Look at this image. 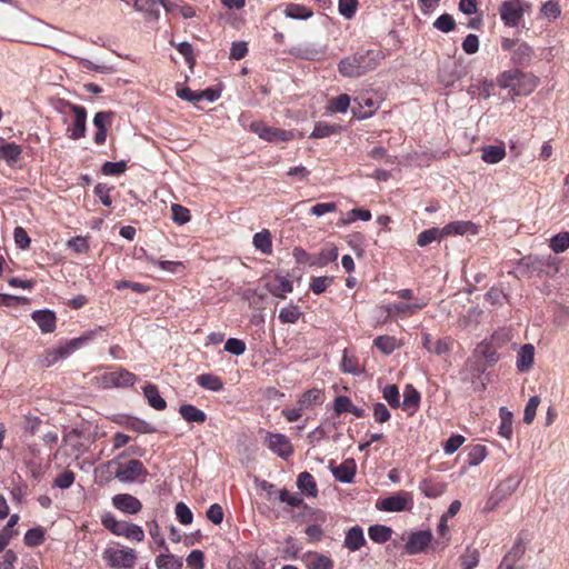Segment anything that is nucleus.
<instances>
[{"label": "nucleus", "instance_id": "680f3d73", "mask_svg": "<svg viewBox=\"0 0 569 569\" xmlns=\"http://www.w3.org/2000/svg\"><path fill=\"white\" fill-rule=\"evenodd\" d=\"M465 440V437L461 435L451 436L443 445L445 452L452 455L463 445Z\"/></svg>", "mask_w": 569, "mask_h": 569}, {"label": "nucleus", "instance_id": "412c9836", "mask_svg": "<svg viewBox=\"0 0 569 569\" xmlns=\"http://www.w3.org/2000/svg\"><path fill=\"white\" fill-rule=\"evenodd\" d=\"M535 348L532 345H523L517 355V368L523 372L530 369L533 363Z\"/></svg>", "mask_w": 569, "mask_h": 569}, {"label": "nucleus", "instance_id": "5701e85b", "mask_svg": "<svg viewBox=\"0 0 569 569\" xmlns=\"http://www.w3.org/2000/svg\"><path fill=\"white\" fill-rule=\"evenodd\" d=\"M355 101L358 103L359 110L352 107V112L356 117L360 119L369 118L377 109L376 102L373 101V99L369 97L361 96L357 98Z\"/></svg>", "mask_w": 569, "mask_h": 569}, {"label": "nucleus", "instance_id": "4d7b16f0", "mask_svg": "<svg viewBox=\"0 0 569 569\" xmlns=\"http://www.w3.org/2000/svg\"><path fill=\"white\" fill-rule=\"evenodd\" d=\"M114 117L113 111H99L93 117V124L97 129H107Z\"/></svg>", "mask_w": 569, "mask_h": 569}, {"label": "nucleus", "instance_id": "338daca9", "mask_svg": "<svg viewBox=\"0 0 569 569\" xmlns=\"http://www.w3.org/2000/svg\"><path fill=\"white\" fill-rule=\"evenodd\" d=\"M74 481V473L71 470H64L62 473H60L56 480L54 485L61 489L69 488Z\"/></svg>", "mask_w": 569, "mask_h": 569}, {"label": "nucleus", "instance_id": "2eb2a0df", "mask_svg": "<svg viewBox=\"0 0 569 569\" xmlns=\"http://www.w3.org/2000/svg\"><path fill=\"white\" fill-rule=\"evenodd\" d=\"M31 317L43 333H50L56 329V315L53 311L48 309L37 310Z\"/></svg>", "mask_w": 569, "mask_h": 569}, {"label": "nucleus", "instance_id": "0eeeda50", "mask_svg": "<svg viewBox=\"0 0 569 569\" xmlns=\"http://www.w3.org/2000/svg\"><path fill=\"white\" fill-rule=\"evenodd\" d=\"M60 103L63 107L69 108L74 113L73 126L68 129L69 138L72 140L83 138L86 134L87 110L81 106L73 104L66 100H60Z\"/></svg>", "mask_w": 569, "mask_h": 569}, {"label": "nucleus", "instance_id": "c756f323", "mask_svg": "<svg viewBox=\"0 0 569 569\" xmlns=\"http://www.w3.org/2000/svg\"><path fill=\"white\" fill-rule=\"evenodd\" d=\"M341 131V127L338 124H330L327 122H317L310 138L321 139L331 134H337Z\"/></svg>", "mask_w": 569, "mask_h": 569}, {"label": "nucleus", "instance_id": "6ab92c4d", "mask_svg": "<svg viewBox=\"0 0 569 569\" xmlns=\"http://www.w3.org/2000/svg\"><path fill=\"white\" fill-rule=\"evenodd\" d=\"M333 409L337 415H341L343 412H350L358 418H362L365 416V410L353 406L350 398L347 396H338L335 399Z\"/></svg>", "mask_w": 569, "mask_h": 569}, {"label": "nucleus", "instance_id": "473e14b6", "mask_svg": "<svg viewBox=\"0 0 569 569\" xmlns=\"http://www.w3.org/2000/svg\"><path fill=\"white\" fill-rule=\"evenodd\" d=\"M419 400H420L419 392L416 389H413L411 386H407L405 393H403V401H402L403 409L408 410L410 413H412L417 409V407L419 405Z\"/></svg>", "mask_w": 569, "mask_h": 569}, {"label": "nucleus", "instance_id": "79ce46f5", "mask_svg": "<svg viewBox=\"0 0 569 569\" xmlns=\"http://www.w3.org/2000/svg\"><path fill=\"white\" fill-rule=\"evenodd\" d=\"M487 456V448L482 445L473 446L468 452V465L478 466Z\"/></svg>", "mask_w": 569, "mask_h": 569}, {"label": "nucleus", "instance_id": "f8f14e48", "mask_svg": "<svg viewBox=\"0 0 569 569\" xmlns=\"http://www.w3.org/2000/svg\"><path fill=\"white\" fill-rule=\"evenodd\" d=\"M264 287L272 296L281 299L286 298V295L293 290L292 283L281 274H276L272 279H268Z\"/></svg>", "mask_w": 569, "mask_h": 569}, {"label": "nucleus", "instance_id": "13d9d810", "mask_svg": "<svg viewBox=\"0 0 569 569\" xmlns=\"http://www.w3.org/2000/svg\"><path fill=\"white\" fill-rule=\"evenodd\" d=\"M224 350L231 355L240 356L246 351V343L236 338H229L224 343Z\"/></svg>", "mask_w": 569, "mask_h": 569}, {"label": "nucleus", "instance_id": "09e8293b", "mask_svg": "<svg viewBox=\"0 0 569 569\" xmlns=\"http://www.w3.org/2000/svg\"><path fill=\"white\" fill-rule=\"evenodd\" d=\"M433 27L442 32L448 33L456 28V22L451 14L443 13L433 22Z\"/></svg>", "mask_w": 569, "mask_h": 569}, {"label": "nucleus", "instance_id": "4be33fe9", "mask_svg": "<svg viewBox=\"0 0 569 569\" xmlns=\"http://www.w3.org/2000/svg\"><path fill=\"white\" fill-rule=\"evenodd\" d=\"M297 487L302 491L306 492L307 496L316 498L318 496V487L315 481V478L311 473L308 471H303L299 473L297 479Z\"/></svg>", "mask_w": 569, "mask_h": 569}, {"label": "nucleus", "instance_id": "dca6fc26", "mask_svg": "<svg viewBox=\"0 0 569 569\" xmlns=\"http://www.w3.org/2000/svg\"><path fill=\"white\" fill-rule=\"evenodd\" d=\"M366 543L362 528L355 526L347 531L343 546L350 551L359 550Z\"/></svg>", "mask_w": 569, "mask_h": 569}, {"label": "nucleus", "instance_id": "6e6d98bb", "mask_svg": "<svg viewBox=\"0 0 569 569\" xmlns=\"http://www.w3.org/2000/svg\"><path fill=\"white\" fill-rule=\"evenodd\" d=\"M477 352L486 359L489 366L493 365L499 359L497 351L488 343H480L477 348Z\"/></svg>", "mask_w": 569, "mask_h": 569}, {"label": "nucleus", "instance_id": "69168bd1", "mask_svg": "<svg viewBox=\"0 0 569 569\" xmlns=\"http://www.w3.org/2000/svg\"><path fill=\"white\" fill-rule=\"evenodd\" d=\"M14 242L20 249H27L30 246V238L22 227H16L13 231Z\"/></svg>", "mask_w": 569, "mask_h": 569}, {"label": "nucleus", "instance_id": "4468645a", "mask_svg": "<svg viewBox=\"0 0 569 569\" xmlns=\"http://www.w3.org/2000/svg\"><path fill=\"white\" fill-rule=\"evenodd\" d=\"M447 521L448 519L441 516L440 522L437 528L439 538L436 539L435 541H432L431 531L429 530V549H431L432 551H442L450 540Z\"/></svg>", "mask_w": 569, "mask_h": 569}, {"label": "nucleus", "instance_id": "052dcab7", "mask_svg": "<svg viewBox=\"0 0 569 569\" xmlns=\"http://www.w3.org/2000/svg\"><path fill=\"white\" fill-rule=\"evenodd\" d=\"M176 516L182 525H190L192 522V512L183 502L176 505Z\"/></svg>", "mask_w": 569, "mask_h": 569}, {"label": "nucleus", "instance_id": "a211bd4d", "mask_svg": "<svg viewBox=\"0 0 569 569\" xmlns=\"http://www.w3.org/2000/svg\"><path fill=\"white\" fill-rule=\"evenodd\" d=\"M407 499L402 495H395L377 502V508L383 511H402L406 509Z\"/></svg>", "mask_w": 569, "mask_h": 569}, {"label": "nucleus", "instance_id": "1a4fd4ad", "mask_svg": "<svg viewBox=\"0 0 569 569\" xmlns=\"http://www.w3.org/2000/svg\"><path fill=\"white\" fill-rule=\"evenodd\" d=\"M266 445L282 459H287L293 453V447L283 433L267 432Z\"/></svg>", "mask_w": 569, "mask_h": 569}, {"label": "nucleus", "instance_id": "7ed1b4c3", "mask_svg": "<svg viewBox=\"0 0 569 569\" xmlns=\"http://www.w3.org/2000/svg\"><path fill=\"white\" fill-rule=\"evenodd\" d=\"M101 522L104 528L116 536H123L138 542L142 541L144 538V532L140 526L117 520L111 513L104 515Z\"/></svg>", "mask_w": 569, "mask_h": 569}, {"label": "nucleus", "instance_id": "f704fd0d", "mask_svg": "<svg viewBox=\"0 0 569 569\" xmlns=\"http://www.w3.org/2000/svg\"><path fill=\"white\" fill-rule=\"evenodd\" d=\"M21 154L20 146L11 142L0 146V159L6 160L8 163L16 162Z\"/></svg>", "mask_w": 569, "mask_h": 569}, {"label": "nucleus", "instance_id": "864d4df0", "mask_svg": "<svg viewBox=\"0 0 569 569\" xmlns=\"http://www.w3.org/2000/svg\"><path fill=\"white\" fill-rule=\"evenodd\" d=\"M172 219L179 224L187 223L190 220V212L187 208L173 203L171 206Z\"/></svg>", "mask_w": 569, "mask_h": 569}, {"label": "nucleus", "instance_id": "7c9ffc66", "mask_svg": "<svg viewBox=\"0 0 569 569\" xmlns=\"http://www.w3.org/2000/svg\"><path fill=\"white\" fill-rule=\"evenodd\" d=\"M197 382L202 388H204L207 390H211V391H219L223 388V383H222L221 379L218 376L212 375V373H202V375L198 376Z\"/></svg>", "mask_w": 569, "mask_h": 569}, {"label": "nucleus", "instance_id": "de8ad7c7", "mask_svg": "<svg viewBox=\"0 0 569 569\" xmlns=\"http://www.w3.org/2000/svg\"><path fill=\"white\" fill-rule=\"evenodd\" d=\"M127 162L121 160L118 162L107 161L101 167V172L106 176H118L126 171Z\"/></svg>", "mask_w": 569, "mask_h": 569}, {"label": "nucleus", "instance_id": "f257e3e1", "mask_svg": "<svg viewBox=\"0 0 569 569\" xmlns=\"http://www.w3.org/2000/svg\"><path fill=\"white\" fill-rule=\"evenodd\" d=\"M377 57L378 53L371 50L353 53L339 61L338 70L346 78L361 77L376 68Z\"/></svg>", "mask_w": 569, "mask_h": 569}, {"label": "nucleus", "instance_id": "9b49d317", "mask_svg": "<svg viewBox=\"0 0 569 569\" xmlns=\"http://www.w3.org/2000/svg\"><path fill=\"white\" fill-rule=\"evenodd\" d=\"M112 505L118 510L128 513L136 515L142 509L140 500L129 493H119L112 498Z\"/></svg>", "mask_w": 569, "mask_h": 569}, {"label": "nucleus", "instance_id": "a18cd8bd", "mask_svg": "<svg viewBox=\"0 0 569 569\" xmlns=\"http://www.w3.org/2000/svg\"><path fill=\"white\" fill-rule=\"evenodd\" d=\"M540 403V398L538 396H532L529 398L523 412V422L530 425L537 412V408Z\"/></svg>", "mask_w": 569, "mask_h": 569}, {"label": "nucleus", "instance_id": "c03bdc74", "mask_svg": "<svg viewBox=\"0 0 569 569\" xmlns=\"http://www.w3.org/2000/svg\"><path fill=\"white\" fill-rule=\"evenodd\" d=\"M479 557L477 549H467L466 553L460 557L462 569H475L479 563Z\"/></svg>", "mask_w": 569, "mask_h": 569}, {"label": "nucleus", "instance_id": "6e6552de", "mask_svg": "<svg viewBox=\"0 0 569 569\" xmlns=\"http://www.w3.org/2000/svg\"><path fill=\"white\" fill-rule=\"evenodd\" d=\"M136 380H137V377L126 369H119L116 371L106 372L99 378L100 385L103 388L129 387V386H133Z\"/></svg>", "mask_w": 569, "mask_h": 569}, {"label": "nucleus", "instance_id": "ea45409f", "mask_svg": "<svg viewBox=\"0 0 569 569\" xmlns=\"http://www.w3.org/2000/svg\"><path fill=\"white\" fill-rule=\"evenodd\" d=\"M293 139V133L291 131L268 127V132L266 133V141L277 142V141H289Z\"/></svg>", "mask_w": 569, "mask_h": 569}, {"label": "nucleus", "instance_id": "20e7f679", "mask_svg": "<svg viewBox=\"0 0 569 569\" xmlns=\"http://www.w3.org/2000/svg\"><path fill=\"white\" fill-rule=\"evenodd\" d=\"M96 330L83 333L81 337L70 340L64 346H60L47 352L43 358V365L50 367L58 360L63 359L71 355L74 350L80 348L86 341H89L94 336Z\"/></svg>", "mask_w": 569, "mask_h": 569}, {"label": "nucleus", "instance_id": "49530a36", "mask_svg": "<svg viewBox=\"0 0 569 569\" xmlns=\"http://www.w3.org/2000/svg\"><path fill=\"white\" fill-rule=\"evenodd\" d=\"M44 532L41 528H31L24 535V543L29 547H36L43 542Z\"/></svg>", "mask_w": 569, "mask_h": 569}, {"label": "nucleus", "instance_id": "8fccbe9b", "mask_svg": "<svg viewBox=\"0 0 569 569\" xmlns=\"http://www.w3.org/2000/svg\"><path fill=\"white\" fill-rule=\"evenodd\" d=\"M540 12L549 19H557L561 14V8L558 1L549 0L541 6Z\"/></svg>", "mask_w": 569, "mask_h": 569}, {"label": "nucleus", "instance_id": "0e129e2a", "mask_svg": "<svg viewBox=\"0 0 569 569\" xmlns=\"http://www.w3.org/2000/svg\"><path fill=\"white\" fill-rule=\"evenodd\" d=\"M279 501L288 503L290 507H299L302 503V498L299 495H291L287 489L278 491Z\"/></svg>", "mask_w": 569, "mask_h": 569}, {"label": "nucleus", "instance_id": "f03ea898", "mask_svg": "<svg viewBox=\"0 0 569 569\" xmlns=\"http://www.w3.org/2000/svg\"><path fill=\"white\" fill-rule=\"evenodd\" d=\"M538 80L535 77L526 76L518 69L505 71L498 78V86L503 89H511L515 96H526L535 90Z\"/></svg>", "mask_w": 569, "mask_h": 569}, {"label": "nucleus", "instance_id": "ddd939ff", "mask_svg": "<svg viewBox=\"0 0 569 569\" xmlns=\"http://www.w3.org/2000/svg\"><path fill=\"white\" fill-rule=\"evenodd\" d=\"M333 477L343 483H351L356 476L357 465L352 458L346 459L340 466L331 467Z\"/></svg>", "mask_w": 569, "mask_h": 569}, {"label": "nucleus", "instance_id": "c85d7f7f", "mask_svg": "<svg viewBox=\"0 0 569 569\" xmlns=\"http://www.w3.org/2000/svg\"><path fill=\"white\" fill-rule=\"evenodd\" d=\"M499 416L501 419L499 435L506 439H510L512 436V413L506 407H501Z\"/></svg>", "mask_w": 569, "mask_h": 569}, {"label": "nucleus", "instance_id": "cd10ccee", "mask_svg": "<svg viewBox=\"0 0 569 569\" xmlns=\"http://www.w3.org/2000/svg\"><path fill=\"white\" fill-rule=\"evenodd\" d=\"M391 533L392 529L382 525H373L368 529L369 538L377 543L388 541L391 538Z\"/></svg>", "mask_w": 569, "mask_h": 569}, {"label": "nucleus", "instance_id": "4c0bfd02", "mask_svg": "<svg viewBox=\"0 0 569 569\" xmlns=\"http://www.w3.org/2000/svg\"><path fill=\"white\" fill-rule=\"evenodd\" d=\"M284 13L288 18L292 19H308L312 16V11L306 6L296 3L288 4Z\"/></svg>", "mask_w": 569, "mask_h": 569}, {"label": "nucleus", "instance_id": "5fc2aeb1", "mask_svg": "<svg viewBox=\"0 0 569 569\" xmlns=\"http://www.w3.org/2000/svg\"><path fill=\"white\" fill-rule=\"evenodd\" d=\"M333 278L327 276L313 278L310 283V290L316 295H320L323 291H326V289L331 284Z\"/></svg>", "mask_w": 569, "mask_h": 569}, {"label": "nucleus", "instance_id": "423d86ee", "mask_svg": "<svg viewBox=\"0 0 569 569\" xmlns=\"http://www.w3.org/2000/svg\"><path fill=\"white\" fill-rule=\"evenodd\" d=\"M148 476V470L140 460L131 459L126 463H119L114 477L120 482H134Z\"/></svg>", "mask_w": 569, "mask_h": 569}, {"label": "nucleus", "instance_id": "37998d69", "mask_svg": "<svg viewBox=\"0 0 569 569\" xmlns=\"http://www.w3.org/2000/svg\"><path fill=\"white\" fill-rule=\"evenodd\" d=\"M383 398L392 408L401 406L400 395L396 385H387L382 390Z\"/></svg>", "mask_w": 569, "mask_h": 569}, {"label": "nucleus", "instance_id": "c9c22d12", "mask_svg": "<svg viewBox=\"0 0 569 569\" xmlns=\"http://www.w3.org/2000/svg\"><path fill=\"white\" fill-rule=\"evenodd\" d=\"M158 569H180L182 567V559L173 555H160L156 559Z\"/></svg>", "mask_w": 569, "mask_h": 569}, {"label": "nucleus", "instance_id": "72a5a7b5", "mask_svg": "<svg viewBox=\"0 0 569 569\" xmlns=\"http://www.w3.org/2000/svg\"><path fill=\"white\" fill-rule=\"evenodd\" d=\"M532 49L525 42H519L513 49L512 60L518 64H526L530 61Z\"/></svg>", "mask_w": 569, "mask_h": 569}, {"label": "nucleus", "instance_id": "e433bc0d", "mask_svg": "<svg viewBox=\"0 0 569 569\" xmlns=\"http://www.w3.org/2000/svg\"><path fill=\"white\" fill-rule=\"evenodd\" d=\"M322 401V395L319 389H310L307 390L301 398L299 399L298 403L301 408L307 409L311 407L312 405L321 403Z\"/></svg>", "mask_w": 569, "mask_h": 569}, {"label": "nucleus", "instance_id": "9d476101", "mask_svg": "<svg viewBox=\"0 0 569 569\" xmlns=\"http://www.w3.org/2000/svg\"><path fill=\"white\" fill-rule=\"evenodd\" d=\"M499 12L502 21L509 27L517 26L523 16V10L519 0L505 1L500 7Z\"/></svg>", "mask_w": 569, "mask_h": 569}, {"label": "nucleus", "instance_id": "603ef678", "mask_svg": "<svg viewBox=\"0 0 569 569\" xmlns=\"http://www.w3.org/2000/svg\"><path fill=\"white\" fill-rule=\"evenodd\" d=\"M358 0H339L338 10L339 13L346 19H351L357 10Z\"/></svg>", "mask_w": 569, "mask_h": 569}, {"label": "nucleus", "instance_id": "774afa93", "mask_svg": "<svg viewBox=\"0 0 569 569\" xmlns=\"http://www.w3.org/2000/svg\"><path fill=\"white\" fill-rule=\"evenodd\" d=\"M187 563L192 569H202L203 563V552L201 550H192L187 557Z\"/></svg>", "mask_w": 569, "mask_h": 569}, {"label": "nucleus", "instance_id": "a19ab883", "mask_svg": "<svg viewBox=\"0 0 569 569\" xmlns=\"http://www.w3.org/2000/svg\"><path fill=\"white\" fill-rule=\"evenodd\" d=\"M550 248L553 252L560 253L569 248V232H560L550 240Z\"/></svg>", "mask_w": 569, "mask_h": 569}, {"label": "nucleus", "instance_id": "2f4dec72", "mask_svg": "<svg viewBox=\"0 0 569 569\" xmlns=\"http://www.w3.org/2000/svg\"><path fill=\"white\" fill-rule=\"evenodd\" d=\"M307 568L308 569H332L333 568V561L321 553H311L307 560Z\"/></svg>", "mask_w": 569, "mask_h": 569}, {"label": "nucleus", "instance_id": "b1692460", "mask_svg": "<svg viewBox=\"0 0 569 569\" xmlns=\"http://www.w3.org/2000/svg\"><path fill=\"white\" fill-rule=\"evenodd\" d=\"M144 397L148 400L149 406L156 410H164L167 407L166 400L160 396L158 387L154 385H148L143 389Z\"/></svg>", "mask_w": 569, "mask_h": 569}, {"label": "nucleus", "instance_id": "393cba45", "mask_svg": "<svg viewBox=\"0 0 569 569\" xmlns=\"http://www.w3.org/2000/svg\"><path fill=\"white\" fill-rule=\"evenodd\" d=\"M179 413L188 422L203 423L207 419L206 413L193 405L180 406Z\"/></svg>", "mask_w": 569, "mask_h": 569}, {"label": "nucleus", "instance_id": "bb28decb", "mask_svg": "<svg viewBox=\"0 0 569 569\" xmlns=\"http://www.w3.org/2000/svg\"><path fill=\"white\" fill-rule=\"evenodd\" d=\"M506 156L505 147L502 146H488L482 149V160L487 163H498Z\"/></svg>", "mask_w": 569, "mask_h": 569}, {"label": "nucleus", "instance_id": "3c124183", "mask_svg": "<svg viewBox=\"0 0 569 569\" xmlns=\"http://www.w3.org/2000/svg\"><path fill=\"white\" fill-rule=\"evenodd\" d=\"M375 346L383 353L389 355L396 348V339L388 336H379L373 341Z\"/></svg>", "mask_w": 569, "mask_h": 569}, {"label": "nucleus", "instance_id": "58836bf2", "mask_svg": "<svg viewBox=\"0 0 569 569\" xmlns=\"http://www.w3.org/2000/svg\"><path fill=\"white\" fill-rule=\"evenodd\" d=\"M301 311L299 310L298 306L290 305L288 307H284L279 312V320L282 323H295L299 320L301 317Z\"/></svg>", "mask_w": 569, "mask_h": 569}, {"label": "nucleus", "instance_id": "bf43d9fd", "mask_svg": "<svg viewBox=\"0 0 569 569\" xmlns=\"http://www.w3.org/2000/svg\"><path fill=\"white\" fill-rule=\"evenodd\" d=\"M350 104V98L348 94L342 93L330 102V110L333 112H346Z\"/></svg>", "mask_w": 569, "mask_h": 569}, {"label": "nucleus", "instance_id": "a878e982", "mask_svg": "<svg viewBox=\"0 0 569 569\" xmlns=\"http://www.w3.org/2000/svg\"><path fill=\"white\" fill-rule=\"evenodd\" d=\"M253 246L264 254H270L272 251V240L269 230L263 229L253 236Z\"/></svg>", "mask_w": 569, "mask_h": 569}, {"label": "nucleus", "instance_id": "39448f33", "mask_svg": "<svg viewBox=\"0 0 569 569\" xmlns=\"http://www.w3.org/2000/svg\"><path fill=\"white\" fill-rule=\"evenodd\" d=\"M103 560L112 568L116 569H132L137 553L133 549H114L108 548L103 551Z\"/></svg>", "mask_w": 569, "mask_h": 569}, {"label": "nucleus", "instance_id": "aec40b11", "mask_svg": "<svg viewBox=\"0 0 569 569\" xmlns=\"http://www.w3.org/2000/svg\"><path fill=\"white\" fill-rule=\"evenodd\" d=\"M442 232L445 234H476L478 232V229L476 224L472 223L471 221H455L445 226L442 228Z\"/></svg>", "mask_w": 569, "mask_h": 569}, {"label": "nucleus", "instance_id": "e2e57ef3", "mask_svg": "<svg viewBox=\"0 0 569 569\" xmlns=\"http://www.w3.org/2000/svg\"><path fill=\"white\" fill-rule=\"evenodd\" d=\"M341 368L345 372L352 375H359L361 372V370L358 367L357 359L355 357L348 356L346 350L341 361Z\"/></svg>", "mask_w": 569, "mask_h": 569}, {"label": "nucleus", "instance_id": "f3484780", "mask_svg": "<svg viewBox=\"0 0 569 569\" xmlns=\"http://www.w3.org/2000/svg\"><path fill=\"white\" fill-rule=\"evenodd\" d=\"M427 548V531H418L410 535L405 550L408 555H416Z\"/></svg>", "mask_w": 569, "mask_h": 569}]
</instances>
